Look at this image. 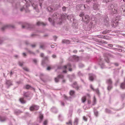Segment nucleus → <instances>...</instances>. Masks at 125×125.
<instances>
[{
	"label": "nucleus",
	"mask_w": 125,
	"mask_h": 125,
	"mask_svg": "<svg viewBox=\"0 0 125 125\" xmlns=\"http://www.w3.org/2000/svg\"><path fill=\"white\" fill-rule=\"evenodd\" d=\"M6 84L8 86H10L12 85L11 82L10 81H7L6 82Z\"/></svg>",
	"instance_id": "nucleus-23"
},
{
	"label": "nucleus",
	"mask_w": 125,
	"mask_h": 125,
	"mask_svg": "<svg viewBox=\"0 0 125 125\" xmlns=\"http://www.w3.org/2000/svg\"><path fill=\"white\" fill-rule=\"evenodd\" d=\"M91 88L94 92H95L97 94H99V91L98 89H94L92 85H90Z\"/></svg>",
	"instance_id": "nucleus-14"
},
{
	"label": "nucleus",
	"mask_w": 125,
	"mask_h": 125,
	"mask_svg": "<svg viewBox=\"0 0 125 125\" xmlns=\"http://www.w3.org/2000/svg\"><path fill=\"white\" fill-rule=\"evenodd\" d=\"M73 58L77 61H78L79 59V58L75 55H74L73 56Z\"/></svg>",
	"instance_id": "nucleus-31"
},
{
	"label": "nucleus",
	"mask_w": 125,
	"mask_h": 125,
	"mask_svg": "<svg viewBox=\"0 0 125 125\" xmlns=\"http://www.w3.org/2000/svg\"><path fill=\"white\" fill-rule=\"evenodd\" d=\"M121 20L120 17L119 16H117L116 18L114 20L113 25L114 27L117 26L118 23V21Z\"/></svg>",
	"instance_id": "nucleus-3"
},
{
	"label": "nucleus",
	"mask_w": 125,
	"mask_h": 125,
	"mask_svg": "<svg viewBox=\"0 0 125 125\" xmlns=\"http://www.w3.org/2000/svg\"><path fill=\"white\" fill-rule=\"evenodd\" d=\"M32 6L35 9H36L37 7V5H36L35 6H34V5L33 3L32 4Z\"/></svg>",
	"instance_id": "nucleus-36"
},
{
	"label": "nucleus",
	"mask_w": 125,
	"mask_h": 125,
	"mask_svg": "<svg viewBox=\"0 0 125 125\" xmlns=\"http://www.w3.org/2000/svg\"><path fill=\"white\" fill-rule=\"evenodd\" d=\"M33 62L35 63H36L37 62V60L35 59H34L33 60Z\"/></svg>",
	"instance_id": "nucleus-41"
},
{
	"label": "nucleus",
	"mask_w": 125,
	"mask_h": 125,
	"mask_svg": "<svg viewBox=\"0 0 125 125\" xmlns=\"http://www.w3.org/2000/svg\"><path fill=\"white\" fill-rule=\"evenodd\" d=\"M62 42L63 43H70L69 41L68 40H63L62 41Z\"/></svg>",
	"instance_id": "nucleus-26"
},
{
	"label": "nucleus",
	"mask_w": 125,
	"mask_h": 125,
	"mask_svg": "<svg viewBox=\"0 0 125 125\" xmlns=\"http://www.w3.org/2000/svg\"><path fill=\"white\" fill-rule=\"evenodd\" d=\"M72 86L74 88L76 89H78V87L77 84V83L75 82L73 83L72 85Z\"/></svg>",
	"instance_id": "nucleus-12"
},
{
	"label": "nucleus",
	"mask_w": 125,
	"mask_h": 125,
	"mask_svg": "<svg viewBox=\"0 0 125 125\" xmlns=\"http://www.w3.org/2000/svg\"><path fill=\"white\" fill-rule=\"evenodd\" d=\"M110 31L109 30H106L102 32V33L103 34H106L108 33H109Z\"/></svg>",
	"instance_id": "nucleus-21"
},
{
	"label": "nucleus",
	"mask_w": 125,
	"mask_h": 125,
	"mask_svg": "<svg viewBox=\"0 0 125 125\" xmlns=\"http://www.w3.org/2000/svg\"><path fill=\"white\" fill-rule=\"evenodd\" d=\"M20 101L21 103H25L26 102V101H25L23 99V98H20Z\"/></svg>",
	"instance_id": "nucleus-18"
},
{
	"label": "nucleus",
	"mask_w": 125,
	"mask_h": 125,
	"mask_svg": "<svg viewBox=\"0 0 125 125\" xmlns=\"http://www.w3.org/2000/svg\"><path fill=\"white\" fill-rule=\"evenodd\" d=\"M73 52L74 53H76L77 52V50H74L73 51Z\"/></svg>",
	"instance_id": "nucleus-54"
},
{
	"label": "nucleus",
	"mask_w": 125,
	"mask_h": 125,
	"mask_svg": "<svg viewBox=\"0 0 125 125\" xmlns=\"http://www.w3.org/2000/svg\"><path fill=\"white\" fill-rule=\"evenodd\" d=\"M71 66L70 64H68L67 65L64 66L63 67V68L64 69L67 68L69 69V71H72V69L71 68Z\"/></svg>",
	"instance_id": "nucleus-7"
},
{
	"label": "nucleus",
	"mask_w": 125,
	"mask_h": 125,
	"mask_svg": "<svg viewBox=\"0 0 125 125\" xmlns=\"http://www.w3.org/2000/svg\"><path fill=\"white\" fill-rule=\"evenodd\" d=\"M51 110L52 112L55 113H56L57 112V109L55 107H53L52 108Z\"/></svg>",
	"instance_id": "nucleus-20"
},
{
	"label": "nucleus",
	"mask_w": 125,
	"mask_h": 125,
	"mask_svg": "<svg viewBox=\"0 0 125 125\" xmlns=\"http://www.w3.org/2000/svg\"><path fill=\"white\" fill-rule=\"evenodd\" d=\"M43 118V115L42 114H40L39 116V122H41Z\"/></svg>",
	"instance_id": "nucleus-19"
},
{
	"label": "nucleus",
	"mask_w": 125,
	"mask_h": 125,
	"mask_svg": "<svg viewBox=\"0 0 125 125\" xmlns=\"http://www.w3.org/2000/svg\"><path fill=\"white\" fill-rule=\"evenodd\" d=\"M44 46L43 45H41L40 46L41 48L43 49L44 48Z\"/></svg>",
	"instance_id": "nucleus-44"
},
{
	"label": "nucleus",
	"mask_w": 125,
	"mask_h": 125,
	"mask_svg": "<svg viewBox=\"0 0 125 125\" xmlns=\"http://www.w3.org/2000/svg\"><path fill=\"white\" fill-rule=\"evenodd\" d=\"M25 88L26 89H29L31 88V87L29 85H27L25 86Z\"/></svg>",
	"instance_id": "nucleus-27"
},
{
	"label": "nucleus",
	"mask_w": 125,
	"mask_h": 125,
	"mask_svg": "<svg viewBox=\"0 0 125 125\" xmlns=\"http://www.w3.org/2000/svg\"><path fill=\"white\" fill-rule=\"evenodd\" d=\"M108 9L111 10V12L112 14H116L117 12V10L114 8V6L113 5L108 6Z\"/></svg>",
	"instance_id": "nucleus-2"
},
{
	"label": "nucleus",
	"mask_w": 125,
	"mask_h": 125,
	"mask_svg": "<svg viewBox=\"0 0 125 125\" xmlns=\"http://www.w3.org/2000/svg\"><path fill=\"white\" fill-rule=\"evenodd\" d=\"M105 112L107 113H111V111L110 110L107 109H106L105 110Z\"/></svg>",
	"instance_id": "nucleus-33"
},
{
	"label": "nucleus",
	"mask_w": 125,
	"mask_h": 125,
	"mask_svg": "<svg viewBox=\"0 0 125 125\" xmlns=\"http://www.w3.org/2000/svg\"><path fill=\"white\" fill-rule=\"evenodd\" d=\"M74 93V92L73 90L71 91L70 93V94L71 95H73Z\"/></svg>",
	"instance_id": "nucleus-28"
},
{
	"label": "nucleus",
	"mask_w": 125,
	"mask_h": 125,
	"mask_svg": "<svg viewBox=\"0 0 125 125\" xmlns=\"http://www.w3.org/2000/svg\"><path fill=\"white\" fill-rule=\"evenodd\" d=\"M47 123V120H45L43 123V125H46Z\"/></svg>",
	"instance_id": "nucleus-35"
},
{
	"label": "nucleus",
	"mask_w": 125,
	"mask_h": 125,
	"mask_svg": "<svg viewBox=\"0 0 125 125\" xmlns=\"http://www.w3.org/2000/svg\"><path fill=\"white\" fill-rule=\"evenodd\" d=\"M63 72L64 73H66V70H64L63 71Z\"/></svg>",
	"instance_id": "nucleus-64"
},
{
	"label": "nucleus",
	"mask_w": 125,
	"mask_h": 125,
	"mask_svg": "<svg viewBox=\"0 0 125 125\" xmlns=\"http://www.w3.org/2000/svg\"><path fill=\"white\" fill-rule=\"evenodd\" d=\"M90 97V95L89 94H87V96L86 97L85 96H83L82 98V102L84 103V102L85 101H86V98H88V99H89Z\"/></svg>",
	"instance_id": "nucleus-8"
},
{
	"label": "nucleus",
	"mask_w": 125,
	"mask_h": 125,
	"mask_svg": "<svg viewBox=\"0 0 125 125\" xmlns=\"http://www.w3.org/2000/svg\"><path fill=\"white\" fill-rule=\"evenodd\" d=\"M19 65L21 66L23 64V62H19Z\"/></svg>",
	"instance_id": "nucleus-38"
},
{
	"label": "nucleus",
	"mask_w": 125,
	"mask_h": 125,
	"mask_svg": "<svg viewBox=\"0 0 125 125\" xmlns=\"http://www.w3.org/2000/svg\"><path fill=\"white\" fill-rule=\"evenodd\" d=\"M7 27V26H5V27H3L1 29L2 30H4V29L6 28V27Z\"/></svg>",
	"instance_id": "nucleus-51"
},
{
	"label": "nucleus",
	"mask_w": 125,
	"mask_h": 125,
	"mask_svg": "<svg viewBox=\"0 0 125 125\" xmlns=\"http://www.w3.org/2000/svg\"><path fill=\"white\" fill-rule=\"evenodd\" d=\"M47 9L49 11L51 12L53 11V9L50 7H48L47 8Z\"/></svg>",
	"instance_id": "nucleus-24"
},
{
	"label": "nucleus",
	"mask_w": 125,
	"mask_h": 125,
	"mask_svg": "<svg viewBox=\"0 0 125 125\" xmlns=\"http://www.w3.org/2000/svg\"><path fill=\"white\" fill-rule=\"evenodd\" d=\"M30 93L29 92L25 93L24 94V95L26 97H28L30 96Z\"/></svg>",
	"instance_id": "nucleus-17"
},
{
	"label": "nucleus",
	"mask_w": 125,
	"mask_h": 125,
	"mask_svg": "<svg viewBox=\"0 0 125 125\" xmlns=\"http://www.w3.org/2000/svg\"><path fill=\"white\" fill-rule=\"evenodd\" d=\"M84 15V14H83V13H81L79 15V16L80 17H82L83 16V15Z\"/></svg>",
	"instance_id": "nucleus-46"
},
{
	"label": "nucleus",
	"mask_w": 125,
	"mask_h": 125,
	"mask_svg": "<svg viewBox=\"0 0 125 125\" xmlns=\"http://www.w3.org/2000/svg\"><path fill=\"white\" fill-rule=\"evenodd\" d=\"M24 9V7L23 8H21V11H22L23 10V9Z\"/></svg>",
	"instance_id": "nucleus-58"
},
{
	"label": "nucleus",
	"mask_w": 125,
	"mask_h": 125,
	"mask_svg": "<svg viewBox=\"0 0 125 125\" xmlns=\"http://www.w3.org/2000/svg\"><path fill=\"white\" fill-rule=\"evenodd\" d=\"M66 124H69V125H72V121L71 120H69L68 122L66 123Z\"/></svg>",
	"instance_id": "nucleus-30"
},
{
	"label": "nucleus",
	"mask_w": 125,
	"mask_h": 125,
	"mask_svg": "<svg viewBox=\"0 0 125 125\" xmlns=\"http://www.w3.org/2000/svg\"><path fill=\"white\" fill-rule=\"evenodd\" d=\"M59 16H60L61 17V18H60V17L59 18V20L61 21V22L59 23V24H60L61 23V21H62L63 19H65L66 18H67L68 19H69V16L68 15L67 16L66 14H63L62 15H60L58 14L55 13H54L53 15V17H55L56 18L57 17H58Z\"/></svg>",
	"instance_id": "nucleus-1"
},
{
	"label": "nucleus",
	"mask_w": 125,
	"mask_h": 125,
	"mask_svg": "<svg viewBox=\"0 0 125 125\" xmlns=\"http://www.w3.org/2000/svg\"><path fill=\"white\" fill-rule=\"evenodd\" d=\"M37 24L38 25H42L43 26H45L46 25V23H45L42 22H41L40 21L38 22L37 23Z\"/></svg>",
	"instance_id": "nucleus-11"
},
{
	"label": "nucleus",
	"mask_w": 125,
	"mask_h": 125,
	"mask_svg": "<svg viewBox=\"0 0 125 125\" xmlns=\"http://www.w3.org/2000/svg\"><path fill=\"white\" fill-rule=\"evenodd\" d=\"M53 37L55 39V40H56V39L57 38V37L56 36H53Z\"/></svg>",
	"instance_id": "nucleus-62"
},
{
	"label": "nucleus",
	"mask_w": 125,
	"mask_h": 125,
	"mask_svg": "<svg viewBox=\"0 0 125 125\" xmlns=\"http://www.w3.org/2000/svg\"><path fill=\"white\" fill-rule=\"evenodd\" d=\"M51 69V68L50 66H48L47 68V70H49Z\"/></svg>",
	"instance_id": "nucleus-47"
},
{
	"label": "nucleus",
	"mask_w": 125,
	"mask_h": 125,
	"mask_svg": "<svg viewBox=\"0 0 125 125\" xmlns=\"http://www.w3.org/2000/svg\"><path fill=\"white\" fill-rule=\"evenodd\" d=\"M31 46L32 47H34L35 46V44L32 45Z\"/></svg>",
	"instance_id": "nucleus-57"
},
{
	"label": "nucleus",
	"mask_w": 125,
	"mask_h": 125,
	"mask_svg": "<svg viewBox=\"0 0 125 125\" xmlns=\"http://www.w3.org/2000/svg\"><path fill=\"white\" fill-rule=\"evenodd\" d=\"M108 45V46L111 47H113V45L111 44H109Z\"/></svg>",
	"instance_id": "nucleus-43"
},
{
	"label": "nucleus",
	"mask_w": 125,
	"mask_h": 125,
	"mask_svg": "<svg viewBox=\"0 0 125 125\" xmlns=\"http://www.w3.org/2000/svg\"><path fill=\"white\" fill-rule=\"evenodd\" d=\"M78 119L77 118H75L74 122V125H77L78 124Z\"/></svg>",
	"instance_id": "nucleus-16"
},
{
	"label": "nucleus",
	"mask_w": 125,
	"mask_h": 125,
	"mask_svg": "<svg viewBox=\"0 0 125 125\" xmlns=\"http://www.w3.org/2000/svg\"><path fill=\"white\" fill-rule=\"evenodd\" d=\"M56 56L54 55H52V57L54 58H55Z\"/></svg>",
	"instance_id": "nucleus-56"
},
{
	"label": "nucleus",
	"mask_w": 125,
	"mask_h": 125,
	"mask_svg": "<svg viewBox=\"0 0 125 125\" xmlns=\"http://www.w3.org/2000/svg\"><path fill=\"white\" fill-rule=\"evenodd\" d=\"M94 114L96 116H97L98 115V112L96 110H94Z\"/></svg>",
	"instance_id": "nucleus-32"
},
{
	"label": "nucleus",
	"mask_w": 125,
	"mask_h": 125,
	"mask_svg": "<svg viewBox=\"0 0 125 125\" xmlns=\"http://www.w3.org/2000/svg\"><path fill=\"white\" fill-rule=\"evenodd\" d=\"M120 87L122 89H125V79L124 82L122 83L120 85Z\"/></svg>",
	"instance_id": "nucleus-13"
},
{
	"label": "nucleus",
	"mask_w": 125,
	"mask_h": 125,
	"mask_svg": "<svg viewBox=\"0 0 125 125\" xmlns=\"http://www.w3.org/2000/svg\"><path fill=\"white\" fill-rule=\"evenodd\" d=\"M44 56V54L43 53H41V57H43Z\"/></svg>",
	"instance_id": "nucleus-55"
},
{
	"label": "nucleus",
	"mask_w": 125,
	"mask_h": 125,
	"mask_svg": "<svg viewBox=\"0 0 125 125\" xmlns=\"http://www.w3.org/2000/svg\"><path fill=\"white\" fill-rule=\"evenodd\" d=\"M6 119L4 117H2L0 116V121L1 122H3L5 121Z\"/></svg>",
	"instance_id": "nucleus-15"
},
{
	"label": "nucleus",
	"mask_w": 125,
	"mask_h": 125,
	"mask_svg": "<svg viewBox=\"0 0 125 125\" xmlns=\"http://www.w3.org/2000/svg\"><path fill=\"white\" fill-rule=\"evenodd\" d=\"M110 1V0H104V1L106 2H109Z\"/></svg>",
	"instance_id": "nucleus-49"
},
{
	"label": "nucleus",
	"mask_w": 125,
	"mask_h": 125,
	"mask_svg": "<svg viewBox=\"0 0 125 125\" xmlns=\"http://www.w3.org/2000/svg\"><path fill=\"white\" fill-rule=\"evenodd\" d=\"M49 21L50 22H51V20H51V18H49Z\"/></svg>",
	"instance_id": "nucleus-60"
},
{
	"label": "nucleus",
	"mask_w": 125,
	"mask_h": 125,
	"mask_svg": "<svg viewBox=\"0 0 125 125\" xmlns=\"http://www.w3.org/2000/svg\"><path fill=\"white\" fill-rule=\"evenodd\" d=\"M82 19L86 23H88L89 21L90 18L88 15H86L83 17Z\"/></svg>",
	"instance_id": "nucleus-5"
},
{
	"label": "nucleus",
	"mask_w": 125,
	"mask_h": 125,
	"mask_svg": "<svg viewBox=\"0 0 125 125\" xmlns=\"http://www.w3.org/2000/svg\"><path fill=\"white\" fill-rule=\"evenodd\" d=\"M58 78H62L63 77V75H59L58 76Z\"/></svg>",
	"instance_id": "nucleus-39"
},
{
	"label": "nucleus",
	"mask_w": 125,
	"mask_h": 125,
	"mask_svg": "<svg viewBox=\"0 0 125 125\" xmlns=\"http://www.w3.org/2000/svg\"><path fill=\"white\" fill-rule=\"evenodd\" d=\"M39 108V107L36 105H32L30 108L31 111L38 110Z\"/></svg>",
	"instance_id": "nucleus-6"
},
{
	"label": "nucleus",
	"mask_w": 125,
	"mask_h": 125,
	"mask_svg": "<svg viewBox=\"0 0 125 125\" xmlns=\"http://www.w3.org/2000/svg\"><path fill=\"white\" fill-rule=\"evenodd\" d=\"M103 39H109V37L107 36H103Z\"/></svg>",
	"instance_id": "nucleus-29"
},
{
	"label": "nucleus",
	"mask_w": 125,
	"mask_h": 125,
	"mask_svg": "<svg viewBox=\"0 0 125 125\" xmlns=\"http://www.w3.org/2000/svg\"><path fill=\"white\" fill-rule=\"evenodd\" d=\"M72 110L69 111V114L68 115V117H71V116L72 114Z\"/></svg>",
	"instance_id": "nucleus-25"
},
{
	"label": "nucleus",
	"mask_w": 125,
	"mask_h": 125,
	"mask_svg": "<svg viewBox=\"0 0 125 125\" xmlns=\"http://www.w3.org/2000/svg\"><path fill=\"white\" fill-rule=\"evenodd\" d=\"M83 119L85 121L87 120V119L85 116H84L83 117Z\"/></svg>",
	"instance_id": "nucleus-45"
},
{
	"label": "nucleus",
	"mask_w": 125,
	"mask_h": 125,
	"mask_svg": "<svg viewBox=\"0 0 125 125\" xmlns=\"http://www.w3.org/2000/svg\"><path fill=\"white\" fill-rule=\"evenodd\" d=\"M60 79H61L62 83H64L65 82V80L64 79H54V81L56 82L57 83L59 81Z\"/></svg>",
	"instance_id": "nucleus-9"
},
{
	"label": "nucleus",
	"mask_w": 125,
	"mask_h": 125,
	"mask_svg": "<svg viewBox=\"0 0 125 125\" xmlns=\"http://www.w3.org/2000/svg\"><path fill=\"white\" fill-rule=\"evenodd\" d=\"M88 104H90L91 103V101H90L88 100Z\"/></svg>",
	"instance_id": "nucleus-61"
},
{
	"label": "nucleus",
	"mask_w": 125,
	"mask_h": 125,
	"mask_svg": "<svg viewBox=\"0 0 125 125\" xmlns=\"http://www.w3.org/2000/svg\"><path fill=\"white\" fill-rule=\"evenodd\" d=\"M107 83L108 84V90H110L112 88V82L110 79H109L107 81Z\"/></svg>",
	"instance_id": "nucleus-4"
},
{
	"label": "nucleus",
	"mask_w": 125,
	"mask_h": 125,
	"mask_svg": "<svg viewBox=\"0 0 125 125\" xmlns=\"http://www.w3.org/2000/svg\"><path fill=\"white\" fill-rule=\"evenodd\" d=\"M63 96L64 97L65 99H68L67 97L65 95H64Z\"/></svg>",
	"instance_id": "nucleus-52"
},
{
	"label": "nucleus",
	"mask_w": 125,
	"mask_h": 125,
	"mask_svg": "<svg viewBox=\"0 0 125 125\" xmlns=\"http://www.w3.org/2000/svg\"><path fill=\"white\" fill-rule=\"evenodd\" d=\"M96 104V100L94 96L93 99V101L92 103V105H94Z\"/></svg>",
	"instance_id": "nucleus-22"
},
{
	"label": "nucleus",
	"mask_w": 125,
	"mask_h": 125,
	"mask_svg": "<svg viewBox=\"0 0 125 125\" xmlns=\"http://www.w3.org/2000/svg\"><path fill=\"white\" fill-rule=\"evenodd\" d=\"M58 117L59 119H60L62 117V116L61 115H60Z\"/></svg>",
	"instance_id": "nucleus-48"
},
{
	"label": "nucleus",
	"mask_w": 125,
	"mask_h": 125,
	"mask_svg": "<svg viewBox=\"0 0 125 125\" xmlns=\"http://www.w3.org/2000/svg\"><path fill=\"white\" fill-rule=\"evenodd\" d=\"M39 3H40V5L41 6V5L42 4V2H41V1H42L43 0H39Z\"/></svg>",
	"instance_id": "nucleus-40"
},
{
	"label": "nucleus",
	"mask_w": 125,
	"mask_h": 125,
	"mask_svg": "<svg viewBox=\"0 0 125 125\" xmlns=\"http://www.w3.org/2000/svg\"><path fill=\"white\" fill-rule=\"evenodd\" d=\"M61 104L63 106H64V104L63 102H61Z\"/></svg>",
	"instance_id": "nucleus-63"
},
{
	"label": "nucleus",
	"mask_w": 125,
	"mask_h": 125,
	"mask_svg": "<svg viewBox=\"0 0 125 125\" xmlns=\"http://www.w3.org/2000/svg\"><path fill=\"white\" fill-rule=\"evenodd\" d=\"M89 80L90 81H92L94 80V79H89Z\"/></svg>",
	"instance_id": "nucleus-53"
},
{
	"label": "nucleus",
	"mask_w": 125,
	"mask_h": 125,
	"mask_svg": "<svg viewBox=\"0 0 125 125\" xmlns=\"http://www.w3.org/2000/svg\"><path fill=\"white\" fill-rule=\"evenodd\" d=\"M103 35H99L97 36L98 37L103 39Z\"/></svg>",
	"instance_id": "nucleus-34"
},
{
	"label": "nucleus",
	"mask_w": 125,
	"mask_h": 125,
	"mask_svg": "<svg viewBox=\"0 0 125 125\" xmlns=\"http://www.w3.org/2000/svg\"><path fill=\"white\" fill-rule=\"evenodd\" d=\"M99 5L97 4H94V5L93 8L95 10H97L98 9V7Z\"/></svg>",
	"instance_id": "nucleus-10"
},
{
	"label": "nucleus",
	"mask_w": 125,
	"mask_h": 125,
	"mask_svg": "<svg viewBox=\"0 0 125 125\" xmlns=\"http://www.w3.org/2000/svg\"><path fill=\"white\" fill-rule=\"evenodd\" d=\"M23 69L24 70H25V71H29V69H28L26 67H24L23 68Z\"/></svg>",
	"instance_id": "nucleus-37"
},
{
	"label": "nucleus",
	"mask_w": 125,
	"mask_h": 125,
	"mask_svg": "<svg viewBox=\"0 0 125 125\" xmlns=\"http://www.w3.org/2000/svg\"><path fill=\"white\" fill-rule=\"evenodd\" d=\"M115 65L116 66H118V64L117 63H115Z\"/></svg>",
	"instance_id": "nucleus-59"
},
{
	"label": "nucleus",
	"mask_w": 125,
	"mask_h": 125,
	"mask_svg": "<svg viewBox=\"0 0 125 125\" xmlns=\"http://www.w3.org/2000/svg\"><path fill=\"white\" fill-rule=\"evenodd\" d=\"M22 55H23L24 56V57H25L26 56V54H25V53H23L22 54Z\"/></svg>",
	"instance_id": "nucleus-50"
},
{
	"label": "nucleus",
	"mask_w": 125,
	"mask_h": 125,
	"mask_svg": "<svg viewBox=\"0 0 125 125\" xmlns=\"http://www.w3.org/2000/svg\"><path fill=\"white\" fill-rule=\"evenodd\" d=\"M62 10L63 11H65L66 10V8L64 7L62 8Z\"/></svg>",
	"instance_id": "nucleus-42"
}]
</instances>
